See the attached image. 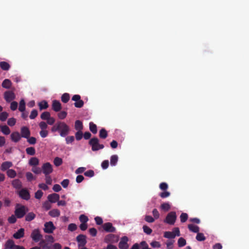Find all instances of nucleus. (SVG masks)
Returning <instances> with one entry per match:
<instances>
[{
    "mask_svg": "<svg viewBox=\"0 0 249 249\" xmlns=\"http://www.w3.org/2000/svg\"><path fill=\"white\" fill-rule=\"evenodd\" d=\"M13 166V163L11 161H5L2 163L0 166V170L2 171H5L9 169L10 167Z\"/></svg>",
    "mask_w": 249,
    "mask_h": 249,
    "instance_id": "obj_19",
    "label": "nucleus"
},
{
    "mask_svg": "<svg viewBox=\"0 0 249 249\" xmlns=\"http://www.w3.org/2000/svg\"><path fill=\"white\" fill-rule=\"evenodd\" d=\"M79 220L81 223H87L89 219L87 216L82 214L79 217Z\"/></svg>",
    "mask_w": 249,
    "mask_h": 249,
    "instance_id": "obj_57",
    "label": "nucleus"
},
{
    "mask_svg": "<svg viewBox=\"0 0 249 249\" xmlns=\"http://www.w3.org/2000/svg\"><path fill=\"white\" fill-rule=\"evenodd\" d=\"M38 106L40 110L45 109L48 107V104L47 101L43 100L38 103Z\"/></svg>",
    "mask_w": 249,
    "mask_h": 249,
    "instance_id": "obj_29",
    "label": "nucleus"
},
{
    "mask_svg": "<svg viewBox=\"0 0 249 249\" xmlns=\"http://www.w3.org/2000/svg\"><path fill=\"white\" fill-rule=\"evenodd\" d=\"M7 175L10 178H14L17 176L16 172L13 169H8L6 171Z\"/></svg>",
    "mask_w": 249,
    "mask_h": 249,
    "instance_id": "obj_34",
    "label": "nucleus"
},
{
    "mask_svg": "<svg viewBox=\"0 0 249 249\" xmlns=\"http://www.w3.org/2000/svg\"><path fill=\"white\" fill-rule=\"evenodd\" d=\"M77 228V225L74 223L70 224L68 226V229L70 231H73Z\"/></svg>",
    "mask_w": 249,
    "mask_h": 249,
    "instance_id": "obj_51",
    "label": "nucleus"
},
{
    "mask_svg": "<svg viewBox=\"0 0 249 249\" xmlns=\"http://www.w3.org/2000/svg\"><path fill=\"white\" fill-rule=\"evenodd\" d=\"M196 238V239L198 241H203L206 239V237H205L204 234L199 232L197 233V235Z\"/></svg>",
    "mask_w": 249,
    "mask_h": 249,
    "instance_id": "obj_41",
    "label": "nucleus"
},
{
    "mask_svg": "<svg viewBox=\"0 0 249 249\" xmlns=\"http://www.w3.org/2000/svg\"><path fill=\"white\" fill-rule=\"evenodd\" d=\"M83 127L82 122L80 120H76L75 122V129L78 131H81Z\"/></svg>",
    "mask_w": 249,
    "mask_h": 249,
    "instance_id": "obj_30",
    "label": "nucleus"
},
{
    "mask_svg": "<svg viewBox=\"0 0 249 249\" xmlns=\"http://www.w3.org/2000/svg\"><path fill=\"white\" fill-rule=\"evenodd\" d=\"M37 115H38V112H37V110L33 109L31 111L29 117L31 119H34L35 118H36L37 117Z\"/></svg>",
    "mask_w": 249,
    "mask_h": 249,
    "instance_id": "obj_52",
    "label": "nucleus"
},
{
    "mask_svg": "<svg viewBox=\"0 0 249 249\" xmlns=\"http://www.w3.org/2000/svg\"><path fill=\"white\" fill-rule=\"evenodd\" d=\"M31 237L35 242H38L42 238V235L40 233L39 229H35L31 233Z\"/></svg>",
    "mask_w": 249,
    "mask_h": 249,
    "instance_id": "obj_9",
    "label": "nucleus"
},
{
    "mask_svg": "<svg viewBox=\"0 0 249 249\" xmlns=\"http://www.w3.org/2000/svg\"><path fill=\"white\" fill-rule=\"evenodd\" d=\"M67 115V112H66L65 111H61L60 112H59L57 115L59 119H64L66 117Z\"/></svg>",
    "mask_w": 249,
    "mask_h": 249,
    "instance_id": "obj_56",
    "label": "nucleus"
},
{
    "mask_svg": "<svg viewBox=\"0 0 249 249\" xmlns=\"http://www.w3.org/2000/svg\"><path fill=\"white\" fill-rule=\"evenodd\" d=\"M51 131L53 132L59 131L60 135L65 137L69 134L70 127L65 123L59 121L53 125L51 128Z\"/></svg>",
    "mask_w": 249,
    "mask_h": 249,
    "instance_id": "obj_1",
    "label": "nucleus"
},
{
    "mask_svg": "<svg viewBox=\"0 0 249 249\" xmlns=\"http://www.w3.org/2000/svg\"><path fill=\"white\" fill-rule=\"evenodd\" d=\"M16 123V119L14 118H11L8 120L7 124L10 126H13L15 125Z\"/></svg>",
    "mask_w": 249,
    "mask_h": 249,
    "instance_id": "obj_47",
    "label": "nucleus"
},
{
    "mask_svg": "<svg viewBox=\"0 0 249 249\" xmlns=\"http://www.w3.org/2000/svg\"><path fill=\"white\" fill-rule=\"evenodd\" d=\"M43 195V193L42 191L39 190L35 193V197L36 198L40 199Z\"/></svg>",
    "mask_w": 249,
    "mask_h": 249,
    "instance_id": "obj_54",
    "label": "nucleus"
},
{
    "mask_svg": "<svg viewBox=\"0 0 249 249\" xmlns=\"http://www.w3.org/2000/svg\"><path fill=\"white\" fill-rule=\"evenodd\" d=\"M15 98L16 95L13 91L7 90L4 93V98L8 103H9L14 100Z\"/></svg>",
    "mask_w": 249,
    "mask_h": 249,
    "instance_id": "obj_11",
    "label": "nucleus"
},
{
    "mask_svg": "<svg viewBox=\"0 0 249 249\" xmlns=\"http://www.w3.org/2000/svg\"><path fill=\"white\" fill-rule=\"evenodd\" d=\"M89 234L93 237H95L97 235V230L94 228H90L89 230Z\"/></svg>",
    "mask_w": 249,
    "mask_h": 249,
    "instance_id": "obj_55",
    "label": "nucleus"
},
{
    "mask_svg": "<svg viewBox=\"0 0 249 249\" xmlns=\"http://www.w3.org/2000/svg\"><path fill=\"white\" fill-rule=\"evenodd\" d=\"M19 196L23 199L28 200L30 198V195L26 189H22L18 193Z\"/></svg>",
    "mask_w": 249,
    "mask_h": 249,
    "instance_id": "obj_15",
    "label": "nucleus"
},
{
    "mask_svg": "<svg viewBox=\"0 0 249 249\" xmlns=\"http://www.w3.org/2000/svg\"><path fill=\"white\" fill-rule=\"evenodd\" d=\"M83 137V133L81 131H78L75 133V138L76 140L79 141L82 139Z\"/></svg>",
    "mask_w": 249,
    "mask_h": 249,
    "instance_id": "obj_61",
    "label": "nucleus"
},
{
    "mask_svg": "<svg viewBox=\"0 0 249 249\" xmlns=\"http://www.w3.org/2000/svg\"><path fill=\"white\" fill-rule=\"evenodd\" d=\"M168 188V184L165 182H162L160 184V188L163 191H166Z\"/></svg>",
    "mask_w": 249,
    "mask_h": 249,
    "instance_id": "obj_62",
    "label": "nucleus"
},
{
    "mask_svg": "<svg viewBox=\"0 0 249 249\" xmlns=\"http://www.w3.org/2000/svg\"><path fill=\"white\" fill-rule=\"evenodd\" d=\"M27 139V142L29 143L30 144H35L36 142V139L35 137H29L28 138H26Z\"/></svg>",
    "mask_w": 249,
    "mask_h": 249,
    "instance_id": "obj_46",
    "label": "nucleus"
},
{
    "mask_svg": "<svg viewBox=\"0 0 249 249\" xmlns=\"http://www.w3.org/2000/svg\"><path fill=\"white\" fill-rule=\"evenodd\" d=\"M52 109L55 112H58L61 109V105L59 101L54 100L52 103Z\"/></svg>",
    "mask_w": 249,
    "mask_h": 249,
    "instance_id": "obj_20",
    "label": "nucleus"
},
{
    "mask_svg": "<svg viewBox=\"0 0 249 249\" xmlns=\"http://www.w3.org/2000/svg\"><path fill=\"white\" fill-rule=\"evenodd\" d=\"M45 182L48 185H51L52 183V179L50 175H45Z\"/></svg>",
    "mask_w": 249,
    "mask_h": 249,
    "instance_id": "obj_59",
    "label": "nucleus"
},
{
    "mask_svg": "<svg viewBox=\"0 0 249 249\" xmlns=\"http://www.w3.org/2000/svg\"><path fill=\"white\" fill-rule=\"evenodd\" d=\"M180 218L182 223L185 222L188 219V214L186 213H182L180 216Z\"/></svg>",
    "mask_w": 249,
    "mask_h": 249,
    "instance_id": "obj_49",
    "label": "nucleus"
},
{
    "mask_svg": "<svg viewBox=\"0 0 249 249\" xmlns=\"http://www.w3.org/2000/svg\"><path fill=\"white\" fill-rule=\"evenodd\" d=\"M55 229L56 228L54 226L53 222L49 221L46 222L44 224V228L43 229V231L46 233H52L53 232Z\"/></svg>",
    "mask_w": 249,
    "mask_h": 249,
    "instance_id": "obj_8",
    "label": "nucleus"
},
{
    "mask_svg": "<svg viewBox=\"0 0 249 249\" xmlns=\"http://www.w3.org/2000/svg\"><path fill=\"white\" fill-rule=\"evenodd\" d=\"M107 132L105 128H102L99 131V137L101 139H105L107 137Z\"/></svg>",
    "mask_w": 249,
    "mask_h": 249,
    "instance_id": "obj_33",
    "label": "nucleus"
},
{
    "mask_svg": "<svg viewBox=\"0 0 249 249\" xmlns=\"http://www.w3.org/2000/svg\"><path fill=\"white\" fill-rule=\"evenodd\" d=\"M1 86L3 88L9 89L12 86V82L9 79H5L2 82Z\"/></svg>",
    "mask_w": 249,
    "mask_h": 249,
    "instance_id": "obj_23",
    "label": "nucleus"
},
{
    "mask_svg": "<svg viewBox=\"0 0 249 249\" xmlns=\"http://www.w3.org/2000/svg\"><path fill=\"white\" fill-rule=\"evenodd\" d=\"M89 130L93 134H96L97 132V126L93 122H90L89 124Z\"/></svg>",
    "mask_w": 249,
    "mask_h": 249,
    "instance_id": "obj_32",
    "label": "nucleus"
},
{
    "mask_svg": "<svg viewBox=\"0 0 249 249\" xmlns=\"http://www.w3.org/2000/svg\"><path fill=\"white\" fill-rule=\"evenodd\" d=\"M21 137L24 138H28L31 135L30 131L27 126H23L20 129Z\"/></svg>",
    "mask_w": 249,
    "mask_h": 249,
    "instance_id": "obj_16",
    "label": "nucleus"
},
{
    "mask_svg": "<svg viewBox=\"0 0 249 249\" xmlns=\"http://www.w3.org/2000/svg\"><path fill=\"white\" fill-rule=\"evenodd\" d=\"M8 116V113L6 112H2L0 113V120L1 121H5Z\"/></svg>",
    "mask_w": 249,
    "mask_h": 249,
    "instance_id": "obj_45",
    "label": "nucleus"
},
{
    "mask_svg": "<svg viewBox=\"0 0 249 249\" xmlns=\"http://www.w3.org/2000/svg\"><path fill=\"white\" fill-rule=\"evenodd\" d=\"M17 217L15 215H12L11 216L9 217L8 218V221L10 224H14L17 221Z\"/></svg>",
    "mask_w": 249,
    "mask_h": 249,
    "instance_id": "obj_50",
    "label": "nucleus"
},
{
    "mask_svg": "<svg viewBox=\"0 0 249 249\" xmlns=\"http://www.w3.org/2000/svg\"><path fill=\"white\" fill-rule=\"evenodd\" d=\"M6 249H25V248L21 246L16 245L14 241L12 239L8 240L4 245Z\"/></svg>",
    "mask_w": 249,
    "mask_h": 249,
    "instance_id": "obj_6",
    "label": "nucleus"
},
{
    "mask_svg": "<svg viewBox=\"0 0 249 249\" xmlns=\"http://www.w3.org/2000/svg\"><path fill=\"white\" fill-rule=\"evenodd\" d=\"M118 160V157L116 155H114L110 157V164L111 166H115Z\"/></svg>",
    "mask_w": 249,
    "mask_h": 249,
    "instance_id": "obj_31",
    "label": "nucleus"
},
{
    "mask_svg": "<svg viewBox=\"0 0 249 249\" xmlns=\"http://www.w3.org/2000/svg\"><path fill=\"white\" fill-rule=\"evenodd\" d=\"M29 164L31 166H36L39 164V160L36 157H32L30 159Z\"/></svg>",
    "mask_w": 249,
    "mask_h": 249,
    "instance_id": "obj_28",
    "label": "nucleus"
},
{
    "mask_svg": "<svg viewBox=\"0 0 249 249\" xmlns=\"http://www.w3.org/2000/svg\"><path fill=\"white\" fill-rule=\"evenodd\" d=\"M10 137L11 140L14 142H18L21 138L19 133L17 131L12 132L11 134Z\"/></svg>",
    "mask_w": 249,
    "mask_h": 249,
    "instance_id": "obj_18",
    "label": "nucleus"
},
{
    "mask_svg": "<svg viewBox=\"0 0 249 249\" xmlns=\"http://www.w3.org/2000/svg\"><path fill=\"white\" fill-rule=\"evenodd\" d=\"M178 244L179 247H184L186 244V240L183 237L179 238L178 241Z\"/></svg>",
    "mask_w": 249,
    "mask_h": 249,
    "instance_id": "obj_42",
    "label": "nucleus"
},
{
    "mask_svg": "<svg viewBox=\"0 0 249 249\" xmlns=\"http://www.w3.org/2000/svg\"><path fill=\"white\" fill-rule=\"evenodd\" d=\"M142 228L143 231L147 234H150L152 232V229H150L148 226H147L146 225H144Z\"/></svg>",
    "mask_w": 249,
    "mask_h": 249,
    "instance_id": "obj_48",
    "label": "nucleus"
},
{
    "mask_svg": "<svg viewBox=\"0 0 249 249\" xmlns=\"http://www.w3.org/2000/svg\"><path fill=\"white\" fill-rule=\"evenodd\" d=\"M86 238L87 237L85 235L82 234L78 235L76 237V240L78 243V246L79 247L84 248V247L86 245L87 242Z\"/></svg>",
    "mask_w": 249,
    "mask_h": 249,
    "instance_id": "obj_10",
    "label": "nucleus"
},
{
    "mask_svg": "<svg viewBox=\"0 0 249 249\" xmlns=\"http://www.w3.org/2000/svg\"><path fill=\"white\" fill-rule=\"evenodd\" d=\"M71 100L72 101H75L74 103V105L75 107L77 108H81L83 107L84 103L83 100L81 99V96L78 94L74 95Z\"/></svg>",
    "mask_w": 249,
    "mask_h": 249,
    "instance_id": "obj_7",
    "label": "nucleus"
},
{
    "mask_svg": "<svg viewBox=\"0 0 249 249\" xmlns=\"http://www.w3.org/2000/svg\"><path fill=\"white\" fill-rule=\"evenodd\" d=\"M164 237L168 239H173L175 237V235L171 231H165L164 233Z\"/></svg>",
    "mask_w": 249,
    "mask_h": 249,
    "instance_id": "obj_44",
    "label": "nucleus"
},
{
    "mask_svg": "<svg viewBox=\"0 0 249 249\" xmlns=\"http://www.w3.org/2000/svg\"><path fill=\"white\" fill-rule=\"evenodd\" d=\"M18 104L16 101H13L10 105V108L12 110H16L17 109Z\"/></svg>",
    "mask_w": 249,
    "mask_h": 249,
    "instance_id": "obj_60",
    "label": "nucleus"
},
{
    "mask_svg": "<svg viewBox=\"0 0 249 249\" xmlns=\"http://www.w3.org/2000/svg\"><path fill=\"white\" fill-rule=\"evenodd\" d=\"M28 210V208L26 206L17 204L15 210V215L17 218H21L24 216Z\"/></svg>",
    "mask_w": 249,
    "mask_h": 249,
    "instance_id": "obj_2",
    "label": "nucleus"
},
{
    "mask_svg": "<svg viewBox=\"0 0 249 249\" xmlns=\"http://www.w3.org/2000/svg\"><path fill=\"white\" fill-rule=\"evenodd\" d=\"M103 228L105 231L107 232H114L116 231V228L113 226L110 222L105 223L103 225Z\"/></svg>",
    "mask_w": 249,
    "mask_h": 249,
    "instance_id": "obj_13",
    "label": "nucleus"
},
{
    "mask_svg": "<svg viewBox=\"0 0 249 249\" xmlns=\"http://www.w3.org/2000/svg\"><path fill=\"white\" fill-rule=\"evenodd\" d=\"M160 208L162 210L166 212L168 211L170 209L171 206L169 203H163L161 204Z\"/></svg>",
    "mask_w": 249,
    "mask_h": 249,
    "instance_id": "obj_40",
    "label": "nucleus"
},
{
    "mask_svg": "<svg viewBox=\"0 0 249 249\" xmlns=\"http://www.w3.org/2000/svg\"><path fill=\"white\" fill-rule=\"evenodd\" d=\"M89 143L91 146V149L93 151H98L104 148V145L103 144L99 143V140L96 137L91 138Z\"/></svg>",
    "mask_w": 249,
    "mask_h": 249,
    "instance_id": "obj_3",
    "label": "nucleus"
},
{
    "mask_svg": "<svg viewBox=\"0 0 249 249\" xmlns=\"http://www.w3.org/2000/svg\"><path fill=\"white\" fill-rule=\"evenodd\" d=\"M1 131L4 135H7L10 133V129L7 125L1 126Z\"/></svg>",
    "mask_w": 249,
    "mask_h": 249,
    "instance_id": "obj_37",
    "label": "nucleus"
},
{
    "mask_svg": "<svg viewBox=\"0 0 249 249\" xmlns=\"http://www.w3.org/2000/svg\"><path fill=\"white\" fill-rule=\"evenodd\" d=\"M24 230L23 228H20L16 232L13 234V237L15 239H18L24 236Z\"/></svg>",
    "mask_w": 249,
    "mask_h": 249,
    "instance_id": "obj_22",
    "label": "nucleus"
},
{
    "mask_svg": "<svg viewBox=\"0 0 249 249\" xmlns=\"http://www.w3.org/2000/svg\"><path fill=\"white\" fill-rule=\"evenodd\" d=\"M84 175L86 177L91 178L94 176V172L92 170H89L84 172Z\"/></svg>",
    "mask_w": 249,
    "mask_h": 249,
    "instance_id": "obj_53",
    "label": "nucleus"
},
{
    "mask_svg": "<svg viewBox=\"0 0 249 249\" xmlns=\"http://www.w3.org/2000/svg\"><path fill=\"white\" fill-rule=\"evenodd\" d=\"M36 217V214L33 212L28 213L25 216V220L30 222L34 220Z\"/></svg>",
    "mask_w": 249,
    "mask_h": 249,
    "instance_id": "obj_26",
    "label": "nucleus"
},
{
    "mask_svg": "<svg viewBox=\"0 0 249 249\" xmlns=\"http://www.w3.org/2000/svg\"><path fill=\"white\" fill-rule=\"evenodd\" d=\"M140 245L142 247V249H151L148 247L147 244L144 241H142Z\"/></svg>",
    "mask_w": 249,
    "mask_h": 249,
    "instance_id": "obj_64",
    "label": "nucleus"
},
{
    "mask_svg": "<svg viewBox=\"0 0 249 249\" xmlns=\"http://www.w3.org/2000/svg\"><path fill=\"white\" fill-rule=\"evenodd\" d=\"M170 195V193L166 191H164V192H161L160 194V196L163 198L168 197Z\"/></svg>",
    "mask_w": 249,
    "mask_h": 249,
    "instance_id": "obj_58",
    "label": "nucleus"
},
{
    "mask_svg": "<svg viewBox=\"0 0 249 249\" xmlns=\"http://www.w3.org/2000/svg\"><path fill=\"white\" fill-rule=\"evenodd\" d=\"M0 67L3 71H8L10 68V65L5 61L0 62Z\"/></svg>",
    "mask_w": 249,
    "mask_h": 249,
    "instance_id": "obj_27",
    "label": "nucleus"
},
{
    "mask_svg": "<svg viewBox=\"0 0 249 249\" xmlns=\"http://www.w3.org/2000/svg\"><path fill=\"white\" fill-rule=\"evenodd\" d=\"M26 153L30 156H33L36 153V150L33 147H28L26 149Z\"/></svg>",
    "mask_w": 249,
    "mask_h": 249,
    "instance_id": "obj_38",
    "label": "nucleus"
},
{
    "mask_svg": "<svg viewBox=\"0 0 249 249\" xmlns=\"http://www.w3.org/2000/svg\"><path fill=\"white\" fill-rule=\"evenodd\" d=\"M48 201L51 203H55L59 200L60 196L59 195L56 193H53L49 195L48 197Z\"/></svg>",
    "mask_w": 249,
    "mask_h": 249,
    "instance_id": "obj_17",
    "label": "nucleus"
},
{
    "mask_svg": "<svg viewBox=\"0 0 249 249\" xmlns=\"http://www.w3.org/2000/svg\"><path fill=\"white\" fill-rule=\"evenodd\" d=\"M49 214L53 217H58L60 214V212L58 209H53L49 212Z\"/></svg>",
    "mask_w": 249,
    "mask_h": 249,
    "instance_id": "obj_25",
    "label": "nucleus"
},
{
    "mask_svg": "<svg viewBox=\"0 0 249 249\" xmlns=\"http://www.w3.org/2000/svg\"><path fill=\"white\" fill-rule=\"evenodd\" d=\"M177 219V215L175 212H171L169 213L165 219L164 220V222L171 225L175 224Z\"/></svg>",
    "mask_w": 249,
    "mask_h": 249,
    "instance_id": "obj_4",
    "label": "nucleus"
},
{
    "mask_svg": "<svg viewBox=\"0 0 249 249\" xmlns=\"http://www.w3.org/2000/svg\"><path fill=\"white\" fill-rule=\"evenodd\" d=\"M18 110L20 112H24L25 110V102L24 99H21L19 102Z\"/></svg>",
    "mask_w": 249,
    "mask_h": 249,
    "instance_id": "obj_35",
    "label": "nucleus"
},
{
    "mask_svg": "<svg viewBox=\"0 0 249 249\" xmlns=\"http://www.w3.org/2000/svg\"><path fill=\"white\" fill-rule=\"evenodd\" d=\"M41 170L45 175H50L53 171V166L50 162H46L42 165Z\"/></svg>",
    "mask_w": 249,
    "mask_h": 249,
    "instance_id": "obj_5",
    "label": "nucleus"
},
{
    "mask_svg": "<svg viewBox=\"0 0 249 249\" xmlns=\"http://www.w3.org/2000/svg\"><path fill=\"white\" fill-rule=\"evenodd\" d=\"M128 241V238L126 236L123 237L121 241L119 243V248L120 249H128V245L127 244V242Z\"/></svg>",
    "mask_w": 249,
    "mask_h": 249,
    "instance_id": "obj_14",
    "label": "nucleus"
},
{
    "mask_svg": "<svg viewBox=\"0 0 249 249\" xmlns=\"http://www.w3.org/2000/svg\"><path fill=\"white\" fill-rule=\"evenodd\" d=\"M188 228L189 230L192 232L198 233L199 231V227L194 224H189Z\"/></svg>",
    "mask_w": 249,
    "mask_h": 249,
    "instance_id": "obj_24",
    "label": "nucleus"
},
{
    "mask_svg": "<svg viewBox=\"0 0 249 249\" xmlns=\"http://www.w3.org/2000/svg\"><path fill=\"white\" fill-rule=\"evenodd\" d=\"M94 220L95 221L96 224L98 225H101L103 223V219L101 217L96 216L95 217Z\"/></svg>",
    "mask_w": 249,
    "mask_h": 249,
    "instance_id": "obj_63",
    "label": "nucleus"
},
{
    "mask_svg": "<svg viewBox=\"0 0 249 249\" xmlns=\"http://www.w3.org/2000/svg\"><path fill=\"white\" fill-rule=\"evenodd\" d=\"M119 240L118 236L113 234H109L105 238V242L106 243H116Z\"/></svg>",
    "mask_w": 249,
    "mask_h": 249,
    "instance_id": "obj_12",
    "label": "nucleus"
},
{
    "mask_svg": "<svg viewBox=\"0 0 249 249\" xmlns=\"http://www.w3.org/2000/svg\"><path fill=\"white\" fill-rule=\"evenodd\" d=\"M61 101L64 103H67L70 98V96L69 93H65L61 96Z\"/></svg>",
    "mask_w": 249,
    "mask_h": 249,
    "instance_id": "obj_36",
    "label": "nucleus"
},
{
    "mask_svg": "<svg viewBox=\"0 0 249 249\" xmlns=\"http://www.w3.org/2000/svg\"><path fill=\"white\" fill-rule=\"evenodd\" d=\"M12 185L16 189L19 190L22 188V182L18 179H15L12 180Z\"/></svg>",
    "mask_w": 249,
    "mask_h": 249,
    "instance_id": "obj_21",
    "label": "nucleus"
},
{
    "mask_svg": "<svg viewBox=\"0 0 249 249\" xmlns=\"http://www.w3.org/2000/svg\"><path fill=\"white\" fill-rule=\"evenodd\" d=\"M50 116L51 114L49 112L45 111L41 114L40 118L43 120H47Z\"/></svg>",
    "mask_w": 249,
    "mask_h": 249,
    "instance_id": "obj_43",
    "label": "nucleus"
},
{
    "mask_svg": "<svg viewBox=\"0 0 249 249\" xmlns=\"http://www.w3.org/2000/svg\"><path fill=\"white\" fill-rule=\"evenodd\" d=\"M63 163L62 159L59 157H56L53 160V163L56 166H60Z\"/></svg>",
    "mask_w": 249,
    "mask_h": 249,
    "instance_id": "obj_39",
    "label": "nucleus"
}]
</instances>
